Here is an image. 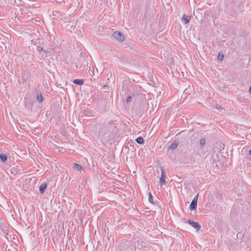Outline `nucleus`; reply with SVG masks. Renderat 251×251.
Segmentation results:
<instances>
[{"label":"nucleus","mask_w":251,"mask_h":251,"mask_svg":"<svg viewBox=\"0 0 251 251\" xmlns=\"http://www.w3.org/2000/svg\"><path fill=\"white\" fill-rule=\"evenodd\" d=\"M113 37L120 42H123L125 40V37L121 33L115 31L112 35Z\"/></svg>","instance_id":"f257e3e1"},{"label":"nucleus","mask_w":251,"mask_h":251,"mask_svg":"<svg viewBox=\"0 0 251 251\" xmlns=\"http://www.w3.org/2000/svg\"><path fill=\"white\" fill-rule=\"evenodd\" d=\"M198 195V194L195 196L190 205L189 208L191 210H195L197 208Z\"/></svg>","instance_id":"f03ea898"},{"label":"nucleus","mask_w":251,"mask_h":251,"mask_svg":"<svg viewBox=\"0 0 251 251\" xmlns=\"http://www.w3.org/2000/svg\"><path fill=\"white\" fill-rule=\"evenodd\" d=\"M161 177L159 179V183L160 185H163L165 184V178H166V173L163 169L161 168Z\"/></svg>","instance_id":"7ed1b4c3"},{"label":"nucleus","mask_w":251,"mask_h":251,"mask_svg":"<svg viewBox=\"0 0 251 251\" xmlns=\"http://www.w3.org/2000/svg\"><path fill=\"white\" fill-rule=\"evenodd\" d=\"M188 223L191 225L193 227H194L197 231H199L201 228L200 225L196 222L192 221L191 220H188Z\"/></svg>","instance_id":"20e7f679"},{"label":"nucleus","mask_w":251,"mask_h":251,"mask_svg":"<svg viewBox=\"0 0 251 251\" xmlns=\"http://www.w3.org/2000/svg\"><path fill=\"white\" fill-rule=\"evenodd\" d=\"M190 20V17L189 16H187L185 14L183 15V16L181 19L182 22H183V23L184 24H188Z\"/></svg>","instance_id":"39448f33"},{"label":"nucleus","mask_w":251,"mask_h":251,"mask_svg":"<svg viewBox=\"0 0 251 251\" xmlns=\"http://www.w3.org/2000/svg\"><path fill=\"white\" fill-rule=\"evenodd\" d=\"M47 185L46 183H43L40 186L39 191L41 194H43L45 192L47 188Z\"/></svg>","instance_id":"423d86ee"},{"label":"nucleus","mask_w":251,"mask_h":251,"mask_svg":"<svg viewBox=\"0 0 251 251\" xmlns=\"http://www.w3.org/2000/svg\"><path fill=\"white\" fill-rule=\"evenodd\" d=\"M73 82L78 85H81L84 83V80L83 79H75L74 80Z\"/></svg>","instance_id":"0eeeda50"},{"label":"nucleus","mask_w":251,"mask_h":251,"mask_svg":"<svg viewBox=\"0 0 251 251\" xmlns=\"http://www.w3.org/2000/svg\"><path fill=\"white\" fill-rule=\"evenodd\" d=\"M178 145V143L176 141H175L169 146V149L171 150H174L177 147Z\"/></svg>","instance_id":"6e6552de"},{"label":"nucleus","mask_w":251,"mask_h":251,"mask_svg":"<svg viewBox=\"0 0 251 251\" xmlns=\"http://www.w3.org/2000/svg\"><path fill=\"white\" fill-rule=\"evenodd\" d=\"M0 159L2 161V162H5L7 159V156L6 154L4 153H1L0 154Z\"/></svg>","instance_id":"1a4fd4ad"},{"label":"nucleus","mask_w":251,"mask_h":251,"mask_svg":"<svg viewBox=\"0 0 251 251\" xmlns=\"http://www.w3.org/2000/svg\"><path fill=\"white\" fill-rule=\"evenodd\" d=\"M74 168L77 171H80L82 167L81 165H79L77 163H74Z\"/></svg>","instance_id":"9d476101"},{"label":"nucleus","mask_w":251,"mask_h":251,"mask_svg":"<svg viewBox=\"0 0 251 251\" xmlns=\"http://www.w3.org/2000/svg\"><path fill=\"white\" fill-rule=\"evenodd\" d=\"M136 141L139 144H142L144 143V139L142 137H139L136 138Z\"/></svg>","instance_id":"9b49d317"},{"label":"nucleus","mask_w":251,"mask_h":251,"mask_svg":"<svg viewBox=\"0 0 251 251\" xmlns=\"http://www.w3.org/2000/svg\"><path fill=\"white\" fill-rule=\"evenodd\" d=\"M37 100L40 102L43 101V97L41 93L37 95Z\"/></svg>","instance_id":"f8f14e48"},{"label":"nucleus","mask_w":251,"mask_h":251,"mask_svg":"<svg viewBox=\"0 0 251 251\" xmlns=\"http://www.w3.org/2000/svg\"><path fill=\"white\" fill-rule=\"evenodd\" d=\"M149 201L151 203H153V198L151 193L149 194Z\"/></svg>","instance_id":"ddd939ff"},{"label":"nucleus","mask_w":251,"mask_h":251,"mask_svg":"<svg viewBox=\"0 0 251 251\" xmlns=\"http://www.w3.org/2000/svg\"><path fill=\"white\" fill-rule=\"evenodd\" d=\"M37 49L38 51L40 53H41L42 51H44V52L46 53V51L44 50V49L40 46L38 47Z\"/></svg>","instance_id":"4468645a"},{"label":"nucleus","mask_w":251,"mask_h":251,"mask_svg":"<svg viewBox=\"0 0 251 251\" xmlns=\"http://www.w3.org/2000/svg\"><path fill=\"white\" fill-rule=\"evenodd\" d=\"M200 145L201 146H203L205 144V139H201L200 140Z\"/></svg>","instance_id":"2eb2a0df"},{"label":"nucleus","mask_w":251,"mask_h":251,"mask_svg":"<svg viewBox=\"0 0 251 251\" xmlns=\"http://www.w3.org/2000/svg\"><path fill=\"white\" fill-rule=\"evenodd\" d=\"M131 100V97L130 96H128L127 98H126V102L127 103L130 102Z\"/></svg>","instance_id":"dca6fc26"},{"label":"nucleus","mask_w":251,"mask_h":251,"mask_svg":"<svg viewBox=\"0 0 251 251\" xmlns=\"http://www.w3.org/2000/svg\"><path fill=\"white\" fill-rule=\"evenodd\" d=\"M93 70H91L90 68V70H89V73L91 75H94V68L93 67L92 68Z\"/></svg>","instance_id":"f3484780"},{"label":"nucleus","mask_w":251,"mask_h":251,"mask_svg":"<svg viewBox=\"0 0 251 251\" xmlns=\"http://www.w3.org/2000/svg\"><path fill=\"white\" fill-rule=\"evenodd\" d=\"M224 55H219V56H218V59L220 60V61H222L224 59Z\"/></svg>","instance_id":"a211bd4d"},{"label":"nucleus","mask_w":251,"mask_h":251,"mask_svg":"<svg viewBox=\"0 0 251 251\" xmlns=\"http://www.w3.org/2000/svg\"><path fill=\"white\" fill-rule=\"evenodd\" d=\"M189 89H186L184 91V93H185V94H187L189 92Z\"/></svg>","instance_id":"6ab92c4d"},{"label":"nucleus","mask_w":251,"mask_h":251,"mask_svg":"<svg viewBox=\"0 0 251 251\" xmlns=\"http://www.w3.org/2000/svg\"><path fill=\"white\" fill-rule=\"evenodd\" d=\"M216 107V108H217V109H219V108H221L220 106V105H217Z\"/></svg>","instance_id":"aec40b11"},{"label":"nucleus","mask_w":251,"mask_h":251,"mask_svg":"<svg viewBox=\"0 0 251 251\" xmlns=\"http://www.w3.org/2000/svg\"><path fill=\"white\" fill-rule=\"evenodd\" d=\"M249 92L251 93V86L249 88Z\"/></svg>","instance_id":"412c9836"},{"label":"nucleus","mask_w":251,"mask_h":251,"mask_svg":"<svg viewBox=\"0 0 251 251\" xmlns=\"http://www.w3.org/2000/svg\"><path fill=\"white\" fill-rule=\"evenodd\" d=\"M249 154L251 155V149L249 151Z\"/></svg>","instance_id":"4be33fe9"}]
</instances>
